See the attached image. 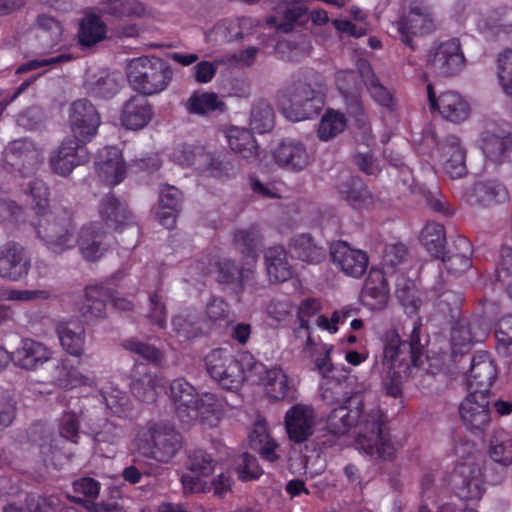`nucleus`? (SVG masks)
I'll list each match as a JSON object with an SVG mask.
<instances>
[{"label":"nucleus","instance_id":"nucleus-35","mask_svg":"<svg viewBox=\"0 0 512 512\" xmlns=\"http://www.w3.org/2000/svg\"><path fill=\"white\" fill-rule=\"evenodd\" d=\"M120 78L117 74L99 72L87 75L84 81L86 93L94 98L110 99L120 88Z\"/></svg>","mask_w":512,"mask_h":512},{"label":"nucleus","instance_id":"nucleus-26","mask_svg":"<svg viewBox=\"0 0 512 512\" xmlns=\"http://www.w3.org/2000/svg\"><path fill=\"white\" fill-rule=\"evenodd\" d=\"M77 226H38V237L54 253H62L77 243Z\"/></svg>","mask_w":512,"mask_h":512},{"label":"nucleus","instance_id":"nucleus-62","mask_svg":"<svg viewBox=\"0 0 512 512\" xmlns=\"http://www.w3.org/2000/svg\"><path fill=\"white\" fill-rule=\"evenodd\" d=\"M26 192L32 197L36 213H45L48 206V188L45 183L40 179H33L28 183Z\"/></svg>","mask_w":512,"mask_h":512},{"label":"nucleus","instance_id":"nucleus-10","mask_svg":"<svg viewBox=\"0 0 512 512\" xmlns=\"http://www.w3.org/2000/svg\"><path fill=\"white\" fill-rule=\"evenodd\" d=\"M465 58L457 38L440 43L427 55V67L440 77L457 75L464 67Z\"/></svg>","mask_w":512,"mask_h":512},{"label":"nucleus","instance_id":"nucleus-6","mask_svg":"<svg viewBox=\"0 0 512 512\" xmlns=\"http://www.w3.org/2000/svg\"><path fill=\"white\" fill-rule=\"evenodd\" d=\"M172 77L173 71L169 63L158 57L134 58L127 65L128 82L139 95L145 97L164 91Z\"/></svg>","mask_w":512,"mask_h":512},{"label":"nucleus","instance_id":"nucleus-57","mask_svg":"<svg viewBox=\"0 0 512 512\" xmlns=\"http://www.w3.org/2000/svg\"><path fill=\"white\" fill-rule=\"evenodd\" d=\"M57 371L55 380L62 388L73 389L80 386H92L94 383L92 378L83 375L78 369L70 367L65 360L57 366Z\"/></svg>","mask_w":512,"mask_h":512},{"label":"nucleus","instance_id":"nucleus-42","mask_svg":"<svg viewBox=\"0 0 512 512\" xmlns=\"http://www.w3.org/2000/svg\"><path fill=\"white\" fill-rule=\"evenodd\" d=\"M357 70H359L360 77L374 101L383 107H390L393 100L392 95L388 89L380 83L370 63L366 60H359Z\"/></svg>","mask_w":512,"mask_h":512},{"label":"nucleus","instance_id":"nucleus-60","mask_svg":"<svg viewBox=\"0 0 512 512\" xmlns=\"http://www.w3.org/2000/svg\"><path fill=\"white\" fill-rule=\"evenodd\" d=\"M59 499L56 496L42 497L30 496L27 499L28 510H25L14 504H8L3 512H56Z\"/></svg>","mask_w":512,"mask_h":512},{"label":"nucleus","instance_id":"nucleus-45","mask_svg":"<svg viewBox=\"0 0 512 512\" xmlns=\"http://www.w3.org/2000/svg\"><path fill=\"white\" fill-rule=\"evenodd\" d=\"M162 379L158 375L144 371L134 375L130 384L132 394L140 401L152 403L157 399Z\"/></svg>","mask_w":512,"mask_h":512},{"label":"nucleus","instance_id":"nucleus-28","mask_svg":"<svg viewBox=\"0 0 512 512\" xmlns=\"http://www.w3.org/2000/svg\"><path fill=\"white\" fill-rule=\"evenodd\" d=\"M182 205L183 194L177 187L169 184L161 185L155 220L160 223L174 224L182 210Z\"/></svg>","mask_w":512,"mask_h":512},{"label":"nucleus","instance_id":"nucleus-43","mask_svg":"<svg viewBox=\"0 0 512 512\" xmlns=\"http://www.w3.org/2000/svg\"><path fill=\"white\" fill-rule=\"evenodd\" d=\"M321 302L315 298H308L301 302L298 309L300 325L296 329L295 333L298 338L304 340L305 350L311 352V349L316 345L315 341L311 337L309 319L317 317L321 311Z\"/></svg>","mask_w":512,"mask_h":512},{"label":"nucleus","instance_id":"nucleus-46","mask_svg":"<svg viewBox=\"0 0 512 512\" xmlns=\"http://www.w3.org/2000/svg\"><path fill=\"white\" fill-rule=\"evenodd\" d=\"M336 189L343 199L354 206L360 205L371 197L363 180L358 176L350 174L340 177L339 182L336 184Z\"/></svg>","mask_w":512,"mask_h":512},{"label":"nucleus","instance_id":"nucleus-55","mask_svg":"<svg viewBox=\"0 0 512 512\" xmlns=\"http://www.w3.org/2000/svg\"><path fill=\"white\" fill-rule=\"evenodd\" d=\"M36 27L37 38L46 47L56 45L62 36L63 28L61 23L54 17L42 14L37 17Z\"/></svg>","mask_w":512,"mask_h":512},{"label":"nucleus","instance_id":"nucleus-29","mask_svg":"<svg viewBox=\"0 0 512 512\" xmlns=\"http://www.w3.org/2000/svg\"><path fill=\"white\" fill-rule=\"evenodd\" d=\"M110 298L111 294L104 286L89 285L85 288L79 312L87 322L101 319L106 315V305Z\"/></svg>","mask_w":512,"mask_h":512},{"label":"nucleus","instance_id":"nucleus-64","mask_svg":"<svg viewBox=\"0 0 512 512\" xmlns=\"http://www.w3.org/2000/svg\"><path fill=\"white\" fill-rule=\"evenodd\" d=\"M498 348L506 355L512 354V315L501 318L496 330Z\"/></svg>","mask_w":512,"mask_h":512},{"label":"nucleus","instance_id":"nucleus-2","mask_svg":"<svg viewBox=\"0 0 512 512\" xmlns=\"http://www.w3.org/2000/svg\"><path fill=\"white\" fill-rule=\"evenodd\" d=\"M100 124V114L88 99H78L70 105L69 125L73 136L65 138L50 159L55 173L67 176L76 166L89 161L90 154L85 144L95 137Z\"/></svg>","mask_w":512,"mask_h":512},{"label":"nucleus","instance_id":"nucleus-20","mask_svg":"<svg viewBox=\"0 0 512 512\" xmlns=\"http://www.w3.org/2000/svg\"><path fill=\"white\" fill-rule=\"evenodd\" d=\"M273 158L279 167L293 172L303 171L311 162L305 144L296 139L281 141L273 151Z\"/></svg>","mask_w":512,"mask_h":512},{"label":"nucleus","instance_id":"nucleus-12","mask_svg":"<svg viewBox=\"0 0 512 512\" xmlns=\"http://www.w3.org/2000/svg\"><path fill=\"white\" fill-rule=\"evenodd\" d=\"M226 406L225 400L216 394L200 393L182 423L192 425L198 422L208 428L216 427L224 417Z\"/></svg>","mask_w":512,"mask_h":512},{"label":"nucleus","instance_id":"nucleus-52","mask_svg":"<svg viewBox=\"0 0 512 512\" xmlns=\"http://www.w3.org/2000/svg\"><path fill=\"white\" fill-rule=\"evenodd\" d=\"M246 356H252L249 353H244L239 359L232 358V362L224 370L218 384L227 390H237L241 387L242 383L248 381L247 366L244 364Z\"/></svg>","mask_w":512,"mask_h":512},{"label":"nucleus","instance_id":"nucleus-3","mask_svg":"<svg viewBox=\"0 0 512 512\" xmlns=\"http://www.w3.org/2000/svg\"><path fill=\"white\" fill-rule=\"evenodd\" d=\"M382 365L395 380L406 374L410 367L422 365L423 346L420 343V324L413 323L410 341L401 340L396 329H389L383 336Z\"/></svg>","mask_w":512,"mask_h":512},{"label":"nucleus","instance_id":"nucleus-51","mask_svg":"<svg viewBox=\"0 0 512 512\" xmlns=\"http://www.w3.org/2000/svg\"><path fill=\"white\" fill-rule=\"evenodd\" d=\"M99 214L103 220L114 224H128L133 221V215L128 207L113 195H107L102 199Z\"/></svg>","mask_w":512,"mask_h":512},{"label":"nucleus","instance_id":"nucleus-34","mask_svg":"<svg viewBox=\"0 0 512 512\" xmlns=\"http://www.w3.org/2000/svg\"><path fill=\"white\" fill-rule=\"evenodd\" d=\"M198 394L195 387L184 378H176L170 383L168 396L174 404L176 414L181 422L188 417L187 413L196 401Z\"/></svg>","mask_w":512,"mask_h":512},{"label":"nucleus","instance_id":"nucleus-37","mask_svg":"<svg viewBox=\"0 0 512 512\" xmlns=\"http://www.w3.org/2000/svg\"><path fill=\"white\" fill-rule=\"evenodd\" d=\"M266 269L270 281L281 283L292 277V268L282 246H273L265 252Z\"/></svg>","mask_w":512,"mask_h":512},{"label":"nucleus","instance_id":"nucleus-21","mask_svg":"<svg viewBox=\"0 0 512 512\" xmlns=\"http://www.w3.org/2000/svg\"><path fill=\"white\" fill-rule=\"evenodd\" d=\"M481 149L485 157L495 164L508 161L512 152V133L499 127L484 131Z\"/></svg>","mask_w":512,"mask_h":512},{"label":"nucleus","instance_id":"nucleus-8","mask_svg":"<svg viewBox=\"0 0 512 512\" xmlns=\"http://www.w3.org/2000/svg\"><path fill=\"white\" fill-rule=\"evenodd\" d=\"M244 364L247 366L248 382L261 386L269 398L284 400L292 392V381L282 368H268L253 356H246Z\"/></svg>","mask_w":512,"mask_h":512},{"label":"nucleus","instance_id":"nucleus-41","mask_svg":"<svg viewBox=\"0 0 512 512\" xmlns=\"http://www.w3.org/2000/svg\"><path fill=\"white\" fill-rule=\"evenodd\" d=\"M454 249L455 251H450L449 254L445 252V255L440 259L450 272L460 274L471 267V243L465 237L459 236L454 241Z\"/></svg>","mask_w":512,"mask_h":512},{"label":"nucleus","instance_id":"nucleus-18","mask_svg":"<svg viewBox=\"0 0 512 512\" xmlns=\"http://www.w3.org/2000/svg\"><path fill=\"white\" fill-rule=\"evenodd\" d=\"M441 152L444 172L451 179H460L467 175L466 149L455 135H448L437 143Z\"/></svg>","mask_w":512,"mask_h":512},{"label":"nucleus","instance_id":"nucleus-44","mask_svg":"<svg viewBox=\"0 0 512 512\" xmlns=\"http://www.w3.org/2000/svg\"><path fill=\"white\" fill-rule=\"evenodd\" d=\"M106 36V24L94 13H87L81 19L78 30V42L82 47H92Z\"/></svg>","mask_w":512,"mask_h":512},{"label":"nucleus","instance_id":"nucleus-31","mask_svg":"<svg viewBox=\"0 0 512 512\" xmlns=\"http://www.w3.org/2000/svg\"><path fill=\"white\" fill-rule=\"evenodd\" d=\"M332 350V345H323L322 355L315 359V367L317 371L321 373L325 378L321 384L322 398L328 402L334 403L341 400L340 395L343 392V383L340 381L332 380L328 377V373H330L333 369L330 358V353Z\"/></svg>","mask_w":512,"mask_h":512},{"label":"nucleus","instance_id":"nucleus-39","mask_svg":"<svg viewBox=\"0 0 512 512\" xmlns=\"http://www.w3.org/2000/svg\"><path fill=\"white\" fill-rule=\"evenodd\" d=\"M57 333L63 349L72 356H81L85 345L84 327L77 322L60 323Z\"/></svg>","mask_w":512,"mask_h":512},{"label":"nucleus","instance_id":"nucleus-38","mask_svg":"<svg viewBox=\"0 0 512 512\" xmlns=\"http://www.w3.org/2000/svg\"><path fill=\"white\" fill-rule=\"evenodd\" d=\"M488 457L490 460L501 466L512 465V436L505 430H495L488 442Z\"/></svg>","mask_w":512,"mask_h":512},{"label":"nucleus","instance_id":"nucleus-54","mask_svg":"<svg viewBox=\"0 0 512 512\" xmlns=\"http://www.w3.org/2000/svg\"><path fill=\"white\" fill-rule=\"evenodd\" d=\"M420 242L432 256L443 257L447 244L444 226H424L420 234Z\"/></svg>","mask_w":512,"mask_h":512},{"label":"nucleus","instance_id":"nucleus-14","mask_svg":"<svg viewBox=\"0 0 512 512\" xmlns=\"http://www.w3.org/2000/svg\"><path fill=\"white\" fill-rule=\"evenodd\" d=\"M490 333L488 321L475 317L468 321L455 324L451 331V346L454 354H463L470 350L474 343L483 342Z\"/></svg>","mask_w":512,"mask_h":512},{"label":"nucleus","instance_id":"nucleus-50","mask_svg":"<svg viewBox=\"0 0 512 512\" xmlns=\"http://www.w3.org/2000/svg\"><path fill=\"white\" fill-rule=\"evenodd\" d=\"M98 11L116 18L140 17L144 14L145 8L138 0H102Z\"/></svg>","mask_w":512,"mask_h":512},{"label":"nucleus","instance_id":"nucleus-24","mask_svg":"<svg viewBox=\"0 0 512 512\" xmlns=\"http://www.w3.org/2000/svg\"><path fill=\"white\" fill-rule=\"evenodd\" d=\"M95 164L99 177L108 185L115 186L123 181L126 165L117 147H105L99 151Z\"/></svg>","mask_w":512,"mask_h":512},{"label":"nucleus","instance_id":"nucleus-59","mask_svg":"<svg viewBox=\"0 0 512 512\" xmlns=\"http://www.w3.org/2000/svg\"><path fill=\"white\" fill-rule=\"evenodd\" d=\"M233 357L230 350L223 348L214 349L205 357L207 372L217 383L224 374V370L232 362Z\"/></svg>","mask_w":512,"mask_h":512},{"label":"nucleus","instance_id":"nucleus-11","mask_svg":"<svg viewBox=\"0 0 512 512\" xmlns=\"http://www.w3.org/2000/svg\"><path fill=\"white\" fill-rule=\"evenodd\" d=\"M330 257L340 272L354 279H360L369 265V256L366 251L354 248L342 240L330 245Z\"/></svg>","mask_w":512,"mask_h":512},{"label":"nucleus","instance_id":"nucleus-53","mask_svg":"<svg viewBox=\"0 0 512 512\" xmlns=\"http://www.w3.org/2000/svg\"><path fill=\"white\" fill-rule=\"evenodd\" d=\"M251 442L255 450L268 462H275L279 459L276 452L278 445L270 438L264 423L258 422L250 434Z\"/></svg>","mask_w":512,"mask_h":512},{"label":"nucleus","instance_id":"nucleus-40","mask_svg":"<svg viewBox=\"0 0 512 512\" xmlns=\"http://www.w3.org/2000/svg\"><path fill=\"white\" fill-rule=\"evenodd\" d=\"M276 114L273 106L265 99L255 100L251 105L249 129L258 134L269 133L275 126Z\"/></svg>","mask_w":512,"mask_h":512},{"label":"nucleus","instance_id":"nucleus-27","mask_svg":"<svg viewBox=\"0 0 512 512\" xmlns=\"http://www.w3.org/2000/svg\"><path fill=\"white\" fill-rule=\"evenodd\" d=\"M152 116V105L145 96L133 95L123 105L121 122L127 129L138 130L145 127Z\"/></svg>","mask_w":512,"mask_h":512},{"label":"nucleus","instance_id":"nucleus-5","mask_svg":"<svg viewBox=\"0 0 512 512\" xmlns=\"http://www.w3.org/2000/svg\"><path fill=\"white\" fill-rule=\"evenodd\" d=\"M132 446L146 457L168 463L181 448V436L167 424L149 421L136 429Z\"/></svg>","mask_w":512,"mask_h":512},{"label":"nucleus","instance_id":"nucleus-56","mask_svg":"<svg viewBox=\"0 0 512 512\" xmlns=\"http://www.w3.org/2000/svg\"><path fill=\"white\" fill-rule=\"evenodd\" d=\"M89 432L96 442L111 445L119 444L124 436V431L121 426L106 419L93 422L89 427Z\"/></svg>","mask_w":512,"mask_h":512},{"label":"nucleus","instance_id":"nucleus-7","mask_svg":"<svg viewBox=\"0 0 512 512\" xmlns=\"http://www.w3.org/2000/svg\"><path fill=\"white\" fill-rule=\"evenodd\" d=\"M277 104L287 119L297 122L318 116L324 105V96L308 83L293 82L279 91Z\"/></svg>","mask_w":512,"mask_h":512},{"label":"nucleus","instance_id":"nucleus-15","mask_svg":"<svg viewBox=\"0 0 512 512\" xmlns=\"http://www.w3.org/2000/svg\"><path fill=\"white\" fill-rule=\"evenodd\" d=\"M453 481L461 498L479 500L486 491L484 471L475 462H464L457 466Z\"/></svg>","mask_w":512,"mask_h":512},{"label":"nucleus","instance_id":"nucleus-47","mask_svg":"<svg viewBox=\"0 0 512 512\" xmlns=\"http://www.w3.org/2000/svg\"><path fill=\"white\" fill-rule=\"evenodd\" d=\"M81 254L88 261L98 260L106 250L103 236L95 233L91 226H81L77 232V243Z\"/></svg>","mask_w":512,"mask_h":512},{"label":"nucleus","instance_id":"nucleus-30","mask_svg":"<svg viewBox=\"0 0 512 512\" xmlns=\"http://www.w3.org/2000/svg\"><path fill=\"white\" fill-rule=\"evenodd\" d=\"M52 352L43 344L32 339H25L13 353L14 363L27 370H36L50 360Z\"/></svg>","mask_w":512,"mask_h":512},{"label":"nucleus","instance_id":"nucleus-4","mask_svg":"<svg viewBox=\"0 0 512 512\" xmlns=\"http://www.w3.org/2000/svg\"><path fill=\"white\" fill-rule=\"evenodd\" d=\"M239 245L245 246L247 250L248 268L239 271L234 263L229 259H215L211 255H203L197 259L190 267L192 277L207 275L212 272L218 273V281L222 283H233L238 281L240 285H244L250 279L254 272L256 263L257 236L254 233L240 232L235 237Z\"/></svg>","mask_w":512,"mask_h":512},{"label":"nucleus","instance_id":"nucleus-23","mask_svg":"<svg viewBox=\"0 0 512 512\" xmlns=\"http://www.w3.org/2000/svg\"><path fill=\"white\" fill-rule=\"evenodd\" d=\"M496 377L495 365L487 353H477L473 356L467 377L470 392L479 391L487 395Z\"/></svg>","mask_w":512,"mask_h":512},{"label":"nucleus","instance_id":"nucleus-61","mask_svg":"<svg viewBox=\"0 0 512 512\" xmlns=\"http://www.w3.org/2000/svg\"><path fill=\"white\" fill-rule=\"evenodd\" d=\"M82 414V411H67L62 415L59 422V432L63 438L77 443Z\"/></svg>","mask_w":512,"mask_h":512},{"label":"nucleus","instance_id":"nucleus-36","mask_svg":"<svg viewBox=\"0 0 512 512\" xmlns=\"http://www.w3.org/2000/svg\"><path fill=\"white\" fill-rule=\"evenodd\" d=\"M252 132L250 129L234 127L227 134L230 149L248 162H254L259 157V146Z\"/></svg>","mask_w":512,"mask_h":512},{"label":"nucleus","instance_id":"nucleus-16","mask_svg":"<svg viewBox=\"0 0 512 512\" xmlns=\"http://www.w3.org/2000/svg\"><path fill=\"white\" fill-rule=\"evenodd\" d=\"M427 94L431 109L438 110L446 120L459 123L467 119L470 107L457 92L445 91L436 97L432 84H428Z\"/></svg>","mask_w":512,"mask_h":512},{"label":"nucleus","instance_id":"nucleus-25","mask_svg":"<svg viewBox=\"0 0 512 512\" xmlns=\"http://www.w3.org/2000/svg\"><path fill=\"white\" fill-rule=\"evenodd\" d=\"M389 297V287L381 269L372 267L365 280L361 299L369 309L383 308Z\"/></svg>","mask_w":512,"mask_h":512},{"label":"nucleus","instance_id":"nucleus-13","mask_svg":"<svg viewBox=\"0 0 512 512\" xmlns=\"http://www.w3.org/2000/svg\"><path fill=\"white\" fill-rule=\"evenodd\" d=\"M488 396L479 391L470 392L461 402L459 413L463 425L472 433H483L491 423Z\"/></svg>","mask_w":512,"mask_h":512},{"label":"nucleus","instance_id":"nucleus-32","mask_svg":"<svg viewBox=\"0 0 512 512\" xmlns=\"http://www.w3.org/2000/svg\"><path fill=\"white\" fill-rule=\"evenodd\" d=\"M508 192L504 185L497 181H481L473 185L466 194V201L471 205L488 206L494 203L505 202Z\"/></svg>","mask_w":512,"mask_h":512},{"label":"nucleus","instance_id":"nucleus-19","mask_svg":"<svg viewBox=\"0 0 512 512\" xmlns=\"http://www.w3.org/2000/svg\"><path fill=\"white\" fill-rule=\"evenodd\" d=\"M5 162L24 176L31 174L40 164V154L32 141L15 140L4 151Z\"/></svg>","mask_w":512,"mask_h":512},{"label":"nucleus","instance_id":"nucleus-58","mask_svg":"<svg viewBox=\"0 0 512 512\" xmlns=\"http://www.w3.org/2000/svg\"><path fill=\"white\" fill-rule=\"evenodd\" d=\"M346 127L345 116L333 110L328 111L321 119L317 130L322 141H329L343 132Z\"/></svg>","mask_w":512,"mask_h":512},{"label":"nucleus","instance_id":"nucleus-49","mask_svg":"<svg viewBox=\"0 0 512 512\" xmlns=\"http://www.w3.org/2000/svg\"><path fill=\"white\" fill-rule=\"evenodd\" d=\"M292 254L301 261L318 264L325 259V251L314 243L308 234H301L293 239Z\"/></svg>","mask_w":512,"mask_h":512},{"label":"nucleus","instance_id":"nucleus-63","mask_svg":"<svg viewBox=\"0 0 512 512\" xmlns=\"http://www.w3.org/2000/svg\"><path fill=\"white\" fill-rule=\"evenodd\" d=\"M498 77L504 91L512 96V49L506 50L498 58Z\"/></svg>","mask_w":512,"mask_h":512},{"label":"nucleus","instance_id":"nucleus-9","mask_svg":"<svg viewBox=\"0 0 512 512\" xmlns=\"http://www.w3.org/2000/svg\"><path fill=\"white\" fill-rule=\"evenodd\" d=\"M392 29L396 32L395 37L414 50L412 37L429 34L435 29L431 7L425 0L412 1L408 12L392 24Z\"/></svg>","mask_w":512,"mask_h":512},{"label":"nucleus","instance_id":"nucleus-1","mask_svg":"<svg viewBox=\"0 0 512 512\" xmlns=\"http://www.w3.org/2000/svg\"><path fill=\"white\" fill-rule=\"evenodd\" d=\"M358 429L357 449L371 457L392 459L396 448L386 428L385 417L378 407L366 410L360 396L350 399V405L331 411L327 418V429L334 435H344L351 428Z\"/></svg>","mask_w":512,"mask_h":512},{"label":"nucleus","instance_id":"nucleus-33","mask_svg":"<svg viewBox=\"0 0 512 512\" xmlns=\"http://www.w3.org/2000/svg\"><path fill=\"white\" fill-rule=\"evenodd\" d=\"M284 18L285 20L276 27L278 32L289 33L293 30L294 25L301 26L309 19L317 25L325 24L328 21L326 11L314 10L309 15L306 7L299 2L292 3L287 7Z\"/></svg>","mask_w":512,"mask_h":512},{"label":"nucleus","instance_id":"nucleus-48","mask_svg":"<svg viewBox=\"0 0 512 512\" xmlns=\"http://www.w3.org/2000/svg\"><path fill=\"white\" fill-rule=\"evenodd\" d=\"M190 114L206 115L210 112L220 113L226 110V104L214 92H194L186 102Z\"/></svg>","mask_w":512,"mask_h":512},{"label":"nucleus","instance_id":"nucleus-17","mask_svg":"<svg viewBox=\"0 0 512 512\" xmlns=\"http://www.w3.org/2000/svg\"><path fill=\"white\" fill-rule=\"evenodd\" d=\"M316 416L313 408L305 404L293 405L285 414V427L289 439L303 443L314 433Z\"/></svg>","mask_w":512,"mask_h":512},{"label":"nucleus","instance_id":"nucleus-22","mask_svg":"<svg viewBox=\"0 0 512 512\" xmlns=\"http://www.w3.org/2000/svg\"><path fill=\"white\" fill-rule=\"evenodd\" d=\"M30 270V261L23 249L16 244L0 247V277L10 281H19L26 277Z\"/></svg>","mask_w":512,"mask_h":512}]
</instances>
